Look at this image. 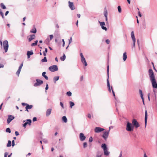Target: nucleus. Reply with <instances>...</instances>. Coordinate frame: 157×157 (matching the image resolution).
I'll return each instance as SVG.
<instances>
[{
	"mask_svg": "<svg viewBox=\"0 0 157 157\" xmlns=\"http://www.w3.org/2000/svg\"><path fill=\"white\" fill-rule=\"evenodd\" d=\"M127 123L126 127V130L129 132L133 131L134 128V126L132 125V124L129 122H127Z\"/></svg>",
	"mask_w": 157,
	"mask_h": 157,
	"instance_id": "1",
	"label": "nucleus"
},
{
	"mask_svg": "<svg viewBox=\"0 0 157 157\" xmlns=\"http://www.w3.org/2000/svg\"><path fill=\"white\" fill-rule=\"evenodd\" d=\"M150 81L155 79L154 72L151 69H150L148 71Z\"/></svg>",
	"mask_w": 157,
	"mask_h": 157,
	"instance_id": "2",
	"label": "nucleus"
},
{
	"mask_svg": "<svg viewBox=\"0 0 157 157\" xmlns=\"http://www.w3.org/2000/svg\"><path fill=\"white\" fill-rule=\"evenodd\" d=\"M49 70L52 72H53L58 70V67L56 65H53L50 67Z\"/></svg>",
	"mask_w": 157,
	"mask_h": 157,
	"instance_id": "3",
	"label": "nucleus"
},
{
	"mask_svg": "<svg viewBox=\"0 0 157 157\" xmlns=\"http://www.w3.org/2000/svg\"><path fill=\"white\" fill-rule=\"evenodd\" d=\"M3 47L5 52H7L9 47L8 42L7 40H5L3 41Z\"/></svg>",
	"mask_w": 157,
	"mask_h": 157,
	"instance_id": "4",
	"label": "nucleus"
},
{
	"mask_svg": "<svg viewBox=\"0 0 157 157\" xmlns=\"http://www.w3.org/2000/svg\"><path fill=\"white\" fill-rule=\"evenodd\" d=\"M107 75H108V78H107V86L108 88L109 91L110 92H111L110 87L109 81V65H108V66H107Z\"/></svg>",
	"mask_w": 157,
	"mask_h": 157,
	"instance_id": "5",
	"label": "nucleus"
},
{
	"mask_svg": "<svg viewBox=\"0 0 157 157\" xmlns=\"http://www.w3.org/2000/svg\"><path fill=\"white\" fill-rule=\"evenodd\" d=\"M132 125L133 126H134L136 128H137L140 126L139 123L136 119H133L132 120Z\"/></svg>",
	"mask_w": 157,
	"mask_h": 157,
	"instance_id": "6",
	"label": "nucleus"
},
{
	"mask_svg": "<svg viewBox=\"0 0 157 157\" xmlns=\"http://www.w3.org/2000/svg\"><path fill=\"white\" fill-rule=\"evenodd\" d=\"M36 82L33 85L35 87L40 86L43 83V81L40 79H36Z\"/></svg>",
	"mask_w": 157,
	"mask_h": 157,
	"instance_id": "7",
	"label": "nucleus"
},
{
	"mask_svg": "<svg viewBox=\"0 0 157 157\" xmlns=\"http://www.w3.org/2000/svg\"><path fill=\"white\" fill-rule=\"evenodd\" d=\"M151 82L153 88L154 89H156L157 90V82L155 79L151 81Z\"/></svg>",
	"mask_w": 157,
	"mask_h": 157,
	"instance_id": "8",
	"label": "nucleus"
},
{
	"mask_svg": "<svg viewBox=\"0 0 157 157\" xmlns=\"http://www.w3.org/2000/svg\"><path fill=\"white\" fill-rule=\"evenodd\" d=\"M109 133V131H106L103 132L102 136L105 140H106L108 138Z\"/></svg>",
	"mask_w": 157,
	"mask_h": 157,
	"instance_id": "9",
	"label": "nucleus"
},
{
	"mask_svg": "<svg viewBox=\"0 0 157 157\" xmlns=\"http://www.w3.org/2000/svg\"><path fill=\"white\" fill-rule=\"evenodd\" d=\"M105 130L103 128H101L100 127H96L94 129V131L96 133H99Z\"/></svg>",
	"mask_w": 157,
	"mask_h": 157,
	"instance_id": "10",
	"label": "nucleus"
},
{
	"mask_svg": "<svg viewBox=\"0 0 157 157\" xmlns=\"http://www.w3.org/2000/svg\"><path fill=\"white\" fill-rule=\"evenodd\" d=\"M14 118L15 117L12 115H8V118L7 120V124H9L12 120L14 119Z\"/></svg>",
	"mask_w": 157,
	"mask_h": 157,
	"instance_id": "11",
	"label": "nucleus"
},
{
	"mask_svg": "<svg viewBox=\"0 0 157 157\" xmlns=\"http://www.w3.org/2000/svg\"><path fill=\"white\" fill-rule=\"evenodd\" d=\"M69 7L71 10H74L75 9V7L72 2H68Z\"/></svg>",
	"mask_w": 157,
	"mask_h": 157,
	"instance_id": "12",
	"label": "nucleus"
},
{
	"mask_svg": "<svg viewBox=\"0 0 157 157\" xmlns=\"http://www.w3.org/2000/svg\"><path fill=\"white\" fill-rule=\"evenodd\" d=\"M86 137L84 136L83 133H81L79 134V138L81 141H84L86 139Z\"/></svg>",
	"mask_w": 157,
	"mask_h": 157,
	"instance_id": "13",
	"label": "nucleus"
},
{
	"mask_svg": "<svg viewBox=\"0 0 157 157\" xmlns=\"http://www.w3.org/2000/svg\"><path fill=\"white\" fill-rule=\"evenodd\" d=\"M27 122H25L23 124V126L25 128L26 125L28 124L30 125L32 122V120L31 119H27L26 120Z\"/></svg>",
	"mask_w": 157,
	"mask_h": 157,
	"instance_id": "14",
	"label": "nucleus"
},
{
	"mask_svg": "<svg viewBox=\"0 0 157 157\" xmlns=\"http://www.w3.org/2000/svg\"><path fill=\"white\" fill-rule=\"evenodd\" d=\"M23 63H22L21 65H20V66L19 67V68L17 71V72H16V74L18 75V76H19L20 72L21 71V68L23 66Z\"/></svg>",
	"mask_w": 157,
	"mask_h": 157,
	"instance_id": "15",
	"label": "nucleus"
},
{
	"mask_svg": "<svg viewBox=\"0 0 157 157\" xmlns=\"http://www.w3.org/2000/svg\"><path fill=\"white\" fill-rule=\"evenodd\" d=\"M147 112L146 110H145V127H146L147 125Z\"/></svg>",
	"mask_w": 157,
	"mask_h": 157,
	"instance_id": "16",
	"label": "nucleus"
},
{
	"mask_svg": "<svg viewBox=\"0 0 157 157\" xmlns=\"http://www.w3.org/2000/svg\"><path fill=\"white\" fill-rule=\"evenodd\" d=\"M81 61L82 63L84 64L85 66H86L87 65V63L84 57H83V58H81Z\"/></svg>",
	"mask_w": 157,
	"mask_h": 157,
	"instance_id": "17",
	"label": "nucleus"
},
{
	"mask_svg": "<svg viewBox=\"0 0 157 157\" xmlns=\"http://www.w3.org/2000/svg\"><path fill=\"white\" fill-rule=\"evenodd\" d=\"M51 111L52 109H48L47 110L46 113V116H48L50 114L51 112Z\"/></svg>",
	"mask_w": 157,
	"mask_h": 157,
	"instance_id": "18",
	"label": "nucleus"
},
{
	"mask_svg": "<svg viewBox=\"0 0 157 157\" xmlns=\"http://www.w3.org/2000/svg\"><path fill=\"white\" fill-rule=\"evenodd\" d=\"M131 38H132V40L133 42V46L132 47V48H133V47L134 48L135 47V43H136V38H135V37H132Z\"/></svg>",
	"mask_w": 157,
	"mask_h": 157,
	"instance_id": "19",
	"label": "nucleus"
},
{
	"mask_svg": "<svg viewBox=\"0 0 157 157\" xmlns=\"http://www.w3.org/2000/svg\"><path fill=\"white\" fill-rule=\"evenodd\" d=\"M127 58V55L126 52H124L123 54V59L124 61L126 60Z\"/></svg>",
	"mask_w": 157,
	"mask_h": 157,
	"instance_id": "20",
	"label": "nucleus"
},
{
	"mask_svg": "<svg viewBox=\"0 0 157 157\" xmlns=\"http://www.w3.org/2000/svg\"><path fill=\"white\" fill-rule=\"evenodd\" d=\"M35 38L34 35H32L30 36V37L29 38V42L31 41L32 40L34 39Z\"/></svg>",
	"mask_w": 157,
	"mask_h": 157,
	"instance_id": "21",
	"label": "nucleus"
},
{
	"mask_svg": "<svg viewBox=\"0 0 157 157\" xmlns=\"http://www.w3.org/2000/svg\"><path fill=\"white\" fill-rule=\"evenodd\" d=\"M101 147L103 149V150H105V149H107V147L106 145L105 144H101Z\"/></svg>",
	"mask_w": 157,
	"mask_h": 157,
	"instance_id": "22",
	"label": "nucleus"
},
{
	"mask_svg": "<svg viewBox=\"0 0 157 157\" xmlns=\"http://www.w3.org/2000/svg\"><path fill=\"white\" fill-rule=\"evenodd\" d=\"M46 73L45 72H44L42 73V75L43 77H44L46 79L48 80V77L45 75Z\"/></svg>",
	"mask_w": 157,
	"mask_h": 157,
	"instance_id": "23",
	"label": "nucleus"
},
{
	"mask_svg": "<svg viewBox=\"0 0 157 157\" xmlns=\"http://www.w3.org/2000/svg\"><path fill=\"white\" fill-rule=\"evenodd\" d=\"M62 120L65 123H67V120L65 116H63L62 118Z\"/></svg>",
	"mask_w": 157,
	"mask_h": 157,
	"instance_id": "24",
	"label": "nucleus"
},
{
	"mask_svg": "<svg viewBox=\"0 0 157 157\" xmlns=\"http://www.w3.org/2000/svg\"><path fill=\"white\" fill-rule=\"evenodd\" d=\"M104 154L105 155H108L109 154V152L108 151L107 149L104 150Z\"/></svg>",
	"mask_w": 157,
	"mask_h": 157,
	"instance_id": "25",
	"label": "nucleus"
},
{
	"mask_svg": "<svg viewBox=\"0 0 157 157\" xmlns=\"http://www.w3.org/2000/svg\"><path fill=\"white\" fill-rule=\"evenodd\" d=\"M33 107V106L32 105H29V104H28L27 106L25 107V109H31Z\"/></svg>",
	"mask_w": 157,
	"mask_h": 157,
	"instance_id": "26",
	"label": "nucleus"
},
{
	"mask_svg": "<svg viewBox=\"0 0 157 157\" xmlns=\"http://www.w3.org/2000/svg\"><path fill=\"white\" fill-rule=\"evenodd\" d=\"M59 76H56L54 77L53 78V80L54 81L55 83H56V81L58 80L59 79Z\"/></svg>",
	"mask_w": 157,
	"mask_h": 157,
	"instance_id": "27",
	"label": "nucleus"
},
{
	"mask_svg": "<svg viewBox=\"0 0 157 157\" xmlns=\"http://www.w3.org/2000/svg\"><path fill=\"white\" fill-rule=\"evenodd\" d=\"M36 32V29L34 28L33 29L31 30L30 31V32L31 33H35Z\"/></svg>",
	"mask_w": 157,
	"mask_h": 157,
	"instance_id": "28",
	"label": "nucleus"
},
{
	"mask_svg": "<svg viewBox=\"0 0 157 157\" xmlns=\"http://www.w3.org/2000/svg\"><path fill=\"white\" fill-rule=\"evenodd\" d=\"M33 53L32 51H28L27 52V55H32L33 54Z\"/></svg>",
	"mask_w": 157,
	"mask_h": 157,
	"instance_id": "29",
	"label": "nucleus"
},
{
	"mask_svg": "<svg viewBox=\"0 0 157 157\" xmlns=\"http://www.w3.org/2000/svg\"><path fill=\"white\" fill-rule=\"evenodd\" d=\"M65 59L66 56L64 54H63V55L62 57H60V59L63 61H64Z\"/></svg>",
	"mask_w": 157,
	"mask_h": 157,
	"instance_id": "30",
	"label": "nucleus"
},
{
	"mask_svg": "<svg viewBox=\"0 0 157 157\" xmlns=\"http://www.w3.org/2000/svg\"><path fill=\"white\" fill-rule=\"evenodd\" d=\"M11 145V142L10 140L8 141V143L6 145V146L7 147H10Z\"/></svg>",
	"mask_w": 157,
	"mask_h": 157,
	"instance_id": "31",
	"label": "nucleus"
},
{
	"mask_svg": "<svg viewBox=\"0 0 157 157\" xmlns=\"http://www.w3.org/2000/svg\"><path fill=\"white\" fill-rule=\"evenodd\" d=\"M37 42H38V41L37 40L35 41L34 43H32L31 44V46H35V45H37Z\"/></svg>",
	"mask_w": 157,
	"mask_h": 157,
	"instance_id": "32",
	"label": "nucleus"
},
{
	"mask_svg": "<svg viewBox=\"0 0 157 157\" xmlns=\"http://www.w3.org/2000/svg\"><path fill=\"white\" fill-rule=\"evenodd\" d=\"M0 6L2 9H6V7L3 4V3H1Z\"/></svg>",
	"mask_w": 157,
	"mask_h": 157,
	"instance_id": "33",
	"label": "nucleus"
},
{
	"mask_svg": "<svg viewBox=\"0 0 157 157\" xmlns=\"http://www.w3.org/2000/svg\"><path fill=\"white\" fill-rule=\"evenodd\" d=\"M70 107L71 108L73 106L75 105L74 103L72 101H70Z\"/></svg>",
	"mask_w": 157,
	"mask_h": 157,
	"instance_id": "34",
	"label": "nucleus"
},
{
	"mask_svg": "<svg viewBox=\"0 0 157 157\" xmlns=\"http://www.w3.org/2000/svg\"><path fill=\"white\" fill-rule=\"evenodd\" d=\"M104 15L105 17H107L108 13L107 10H105L104 12Z\"/></svg>",
	"mask_w": 157,
	"mask_h": 157,
	"instance_id": "35",
	"label": "nucleus"
},
{
	"mask_svg": "<svg viewBox=\"0 0 157 157\" xmlns=\"http://www.w3.org/2000/svg\"><path fill=\"white\" fill-rule=\"evenodd\" d=\"M47 61V60L46 57H44V59H42L41 60V62H46Z\"/></svg>",
	"mask_w": 157,
	"mask_h": 157,
	"instance_id": "36",
	"label": "nucleus"
},
{
	"mask_svg": "<svg viewBox=\"0 0 157 157\" xmlns=\"http://www.w3.org/2000/svg\"><path fill=\"white\" fill-rule=\"evenodd\" d=\"M98 22L99 23L100 25L101 26V27L105 25V23L104 22H100L99 21Z\"/></svg>",
	"mask_w": 157,
	"mask_h": 157,
	"instance_id": "37",
	"label": "nucleus"
},
{
	"mask_svg": "<svg viewBox=\"0 0 157 157\" xmlns=\"http://www.w3.org/2000/svg\"><path fill=\"white\" fill-rule=\"evenodd\" d=\"M48 52V49L47 48H45V51H44L43 52V55L45 56L46 55V53L47 52Z\"/></svg>",
	"mask_w": 157,
	"mask_h": 157,
	"instance_id": "38",
	"label": "nucleus"
},
{
	"mask_svg": "<svg viewBox=\"0 0 157 157\" xmlns=\"http://www.w3.org/2000/svg\"><path fill=\"white\" fill-rule=\"evenodd\" d=\"M118 11L119 13H120L121 12V9L120 6H118L117 7Z\"/></svg>",
	"mask_w": 157,
	"mask_h": 157,
	"instance_id": "39",
	"label": "nucleus"
},
{
	"mask_svg": "<svg viewBox=\"0 0 157 157\" xmlns=\"http://www.w3.org/2000/svg\"><path fill=\"white\" fill-rule=\"evenodd\" d=\"M0 14L2 16L3 18H4V14L1 9H0Z\"/></svg>",
	"mask_w": 157,
	"mask_h": 157,
	"instance_id": "40",
	"label": "nucleus"
},
{
	"mask_svg": "<svg viewBox=\"0 0 157 157\" xmlns=\"http://www.w3.org/2000/svg\"><path fill=\"white\" fill-rule=\"evenodd\" d=\"M6 132H7L10 133L11 132V130L9 128H7L6 129Z\"/></svg>",
	"mask_w": 157,
	"mask_h": 157,
	"instance_id": "41",
	"label": "nucleus"
},
{
	"mask_svg": "<svg viewBox=\"0 0 157 157\" xmlns=\"http://www.w3.org/2000/svg\"><path fill=\"white\" fill-rule=\"evenodd\" d=\"M67 94L68 96H71L72 93H71V92L68 91V92H67Z\"/></svg>",
	"mask_w": 157,
	"mask_h": 157,
	"instance_id": "42",
	"label": "nucleus"
},
{
	"mask_svg": "<svg viewBox=\"0 0 157 157\" xmlns=\"http://www.w3.org/2000/svg\"><path fill=\"white\" fill-rule=\"evenodd\" d=\"M42 141L45 144H47L48 143L47 140L45 139H43L42 140Z\"/></svg>",
	"mask_w": 157,
	"mask_h": 157,
	"instance_id": "43",
	"label": "nucleus"
},
{
	"mask_svg": "<svg viewBox=\"0 0 157 157\" xmlns=\"http://www.w3.org/2000/svg\"><path fill=\"white\" fill-rule=\"evenodd\" d=\"M83 147L85 148L87 146V144L86 142H84L83 144Z\"/></svg>",
	"mask_w": 157,
	"mask_h": 157,
	"instance_id": "44",
	"label": "nucleus"
},
{
	"mask_svg": "<svg viewBox=\"0 0 157 157\" xmlns=\"http://www.w3.org/2000/svg\"><path fill=\"white\" fill-rule=\"evenodd\" d=\"M101 27V28L102 29H103V30H104L105 31H106L107 30V28L106 27H105V26H102Z\"/></svg>",
	"mask_w": 157,
	"mask_h": 157,
	"instance_id": "45",
	"label": "nucleus"
},
{
	"mask_svg": "<svg viewBox=\"0 0 157 157\" xmlns=\"http://www.w3.org/2000/svg\"><path fill=\"white\" fill-rule=\"evenodd\" d=\"M93 140V138L92 137H90L89 140V141L90 142H92Z\"/></svg>",
	"mask_w": 157,
	"mask_h": 157,
	"instance_id": "46",
	"label": "nucleus"
},
{
	"mask_svg": "<svg viewBox=\"0 0 157 157\" xmlns=\"http://www.w3.org/2000/svg\"><path fill=\"white\" fill-rule=\"evenodd\" d=\"M131 37H135L133 31H132L131 32Z\"/></svg>",
	"mask_w": 157,
	"mask_h": 157,
	"instance_id": "47",
	"label": "nucleus"
},
{
	"mask_svg": "<svg viewBox=\"0 0 157 157\" xmlns=\"http://www.w3.org/2000/svg\"><path fill=\"white\" fill-rule=\"evenodd\" d=\"M72 42V37H71L70 39L69 40V45Z\"/></svg>",
	"mask_w": 157,
	"mask_h": 157,
	"instance_id": "48",
	"label": "nucleus"
},
{
	"mask_svg": "<svg viewBox=\"0 0 157 157\" xmlns=\"http://www.w3.org/2000/svg\"><path fill=\"white\" fill-rule=\"evenodd\" d=\"M55 36L57 38H59L60 36V34L58 33H57Z\"/></svg>",
	"mask_w": 157,
	"mask_h": 157,
	"instance_id": "49",
	"label": "nucleus"
},
{
	"mask_svg": "<svg viewBox=\"0 0 157 157\" xmlns=\"http://www.w3.org/2000/svg\"><path fill=\"white\" fill-rule=\"evenodd\" d=\"M8 152H5V153H4V157H7V155H8Z\"/></svg>",
	"mask_w": 157,
	"mask_h": 157,
	"instance_id": "50",
	"label": "nucleus"
},
{
	"mask_svg": "<svg viewBox=\"0 0 157 157\" xmlns=\"http://www.w3.org/2000/svg\"><path fill=\"white\" fill-rule=\"evenodd\" d=\"M49 36L50 40H52L53 39V35H50Z\"/></svg>",
	"mask_w": 157,
	"mask_h": 157,
	"instance_id": "51",
	"label": "nucleus"
},
{
	"mask_svg": "<svg viewBox=\"0 0 157 157\" xmlns=\"http://www.w3.org/2000/svg\"><path fill=\"white\" fill-rule=\"evenodd\" d=\"M21 104L22 105H23V106H25V105H26V106H27V105L28 104L27 103H24V102H22L21 103Z\"/></svg>",
	"mask_w": 157,
	"mask_h": 157,
	"instance_id": "52",
	"label": "nucleus"
},
{
	"mask_svg": "<svg viewBox=\"0 0 157 157\" xmlns=\"http://www.w3.org/2000/svg\"><path fill=\"white\" fill-rule=\"evenodd\" d=\"M105 42L107 44H109V43L110 41L109 39H107L106 40Z\"/></svg>",
	"mask_w": 157,
	"mask_h": 157,
	"instance_id": "53",
	"label": "nucleus"
},
{
	"mask_svg": "<svg viewBox=\"0 0 157 157\" xmlns=\"http://www.w3.org/2000/svg\"><path fill=\"white\" fill-rule=\"evenodd\" d=\"M37 120V118L36 117H34L33 118V122H35Z\"/></svg>",
	"mask_w": 157,
	"mask_h": 157,
	"instance_id": "54",
	"label": "nucleus"
},
{
	"mask_svg": "<svg viewBox=\"0 0 157 157\" xmlns=\"http://www.w3.org/2000/svg\"><path fill=\"white\" fill-rule=\"evenodd\" d=\"M62 42H63V46L64 47L65 45V41L64 39L62 40Z\"/></svg>",
	"mask_w": 157,
	"mask_h": 157,
	"instance_id": "55",
	"label": "nucleus"
},
{
	"mask_svg": "<svg viewBox=\"0 0 157 157\" xmlns=\"http://www.w3.org/2000/svg\"><path fill=\"white\" fill-rule=\"evenodd\" d=\"M15 145L14 141V140L12 141V146L13 147Z\"/></svg>",
	"mask_w": 157,
	"mask_h": 157,
	"instance_id": "56",
	"label": "nucleus"
},
{
	"mask_svg": "<svg viewBox=\"0 0 157 157\" xmlns=\"http://www.w3.org/2000/svg\"><path fill=\"white\" fill-rule=\"evenodd\" d=\"M81 58H83L84 57L82 53H81L80 54Z\"/></svg>",
	"mask_w": 157,
	"mask_h": 157,
	"instance_id": "57",
	"label": "nucleus"
},
{
	"mask_svg": "<svg viewBox=\"0 0 157 157\" xmlns=\"http://www.w3.org/2000/svg\"><path fill=\"white\" fill-rule=\"evenodd\" d=\"M60 105L62 107V108L63 109L64 108V107H63V103L62 102H60Z\"/></svg>",
	"mask_w": 157,
	"mask_h": 157,
	"instance_id": "58",
	"label": "nucleus"
},
{
	"mask_svg": "<svg viewBox=\"0 0 157 157\" xmlns=\"http://www.w3.org/2000/svg\"><path fill=\"white\" fill-rule=\"evenodd\" d=\"M15 135L16 136H18L19 135V132L17 131H15Z\"/></svg>",
	"mask_w": 157,
	"mask_h": 157,
	"instance_id": "59",
	"label": "nucleus"
},
{
	"mask_svg": "<svg viewBox=\"0 0 157 157\" xmlns=\"http://www.w3.org/2000/svg\"><path fill=\"white\" fill-rule=\"evenodd\" d=\"M48 85L47 84L46 85V87H45L46 90H48Z\"/></svg>",
	"mask_w": 157,
	"mask_h": 157,
	"instance_id": "60",
	"label": "nucleus"
},
{
	"mask_svg": "<svg viewBox=\"0 0 157 157\" xmlns=\"http://www.w3.org/2000/svg\"><path fill=\"white\" fill-rule=\"evenodd\" d=\"M139 93L140 94V95L141 94H143V93H142V91L140 89L139 90Z\"/></svg>",
	"mask_w": 157,
	"mask_h": 157,
	"instance_id": "61",
	"label": "nucleus"
},
{
	"mask_svg": "<svg viewBox=\"0 0 157 157\" xmlns=\"http://www.w3.org/2000/svg\"><path fill=\"white\" fill-rule=\"evenodd\" d=\"M91 115L89 113L88 114V117L89 118H91Z\"/></svg>",
	"mask_w": 157,
	"mask_h": 157,
	"instance_id": "62",
	"label": "nucleus"
},
{
	"mask_svg": "<svg viewBox=\"0 0 157 157\" xmlns=\"http://www.w3.org/2000/svg\"><path fill=\"white\" fill-rule=\"evenodd\" d=\"M138 13L139 16L140 17H141L142 16V15L140 13V11H139Z\"/></svg>",
	"mask_w": 157,
	"mask_h": 157,
	"instance_id": "63",
	"label": "nucleus"
},
{
	"mask_svg": "<svg viewBox=\"0 0 157 157\" xmlns=\"http://www.w3.org/2000/svg\"><path fill=\"white\" fill-rule=\"evenodd\" d=\"M83 79V76H82L80 78V81H82Z\"/></svg>",
	"mask_w": 157,
	"mask_h": 157,
	"instance_id": "64",
	"label": "nucleus"
}]
</instances>
